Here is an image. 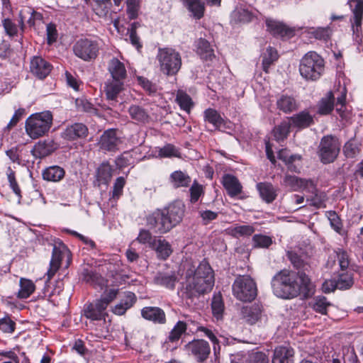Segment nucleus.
Returning <instances> with one entry per match:
<instances>
[{
	"label": "nucleus",
	"mask_w": 363,
	"mask_h": 363,
	"mask_svg": "<svg viewBox=\"0 0 363 363\" xmlns=\"http://www.w3.org/2000/svg\"><path fill=\"white\" fill-rule=\"evenodd\" d=\"M182 267L186 281L182 291L184 298L193 301L212 290L215 283L214 272L206 260L202 261L196 267L186 262Z\"/></svg>",
	"instance_id": "nucleus-1"
},
{
	"label": "nucleus",
	"mask_w": 363,
	"mask_h": 363,
	"mask_svg": "<svg viewBox=\"0 0 363 363\" xmlns=\"http://www.w3.org/2000/svg\"><path fill=\"white\" fill-rule=\"evenodd\" d=\"M274 294L279 298L289 299L303 294L308 296L311 294L313 285L308 276L305 273L298 274L287 269L277 273L272 280Z\"/></svg>",
	"instance_id": "nucleus-2"
},
{
	"label": "nucleus",
	"mask_w": 363,
	"mask_h": 363,
	"mask_svg": "<svg viewBox=\"0 0 363 363\" xmlns=\"http://www.w3.org/2000/svg\"><path fill=\"white\" fill-rule=\"evenodd\" d=\"M52 123L50 111H45L30 116L26 121L28 135L35 139L44 135L50 130Z\"/></svg>",
	"instance_id": "nucleus-3"
},
{
	"label": "nucleus",
	"mask_w": 363,
	"mask_h": 363,
	"mask_svg": "<svg viewBox=\"0 0 363 363\" xmlns=\"http://www.w3.org/2000/svg\"><path fill=\"white\" fill-rule=\"evenodd\" d=\"M324 70V60L315 52H308L301 60L299 72L306 79L316 80Z\"/></svg>",
	"instance_id": "nucleus-4"
},
{
	"label": "nucleus",
	"mask_w": 363,
	"mask_h": 363,
	"mask_svg": "<svg viewBox=\"0 0 363 363\" xmlns=\"http://www.w3.org/2000/svg\"><path fill=\"white\" fill-rule=\"evenodd\" d=\"M160 70L167 75L177 74L182 66L179 53L169 48H159L157 55Z\"/></svg>",
	"instance_id": "nucleus-5"
},
{
	"label": "nucleus",
	"mask_w": 363,
	"mask_h": 363,
	"mask_svg": "<svg viewBox=\"0 0 363 363\" xmlns=\"http://www.w3.org/2000/svg\"><path fill=\"white\" fill-rule=\"evenodd\" d=\"M341 143L339 139L332 135L323 136L318 147V155L323 164L333 162L340 151Z\"/></svg>",
	"instance_id": "nucleus-6"
},
{
	"label": "nucleus",
	"mask_w": 363,
	"mask_h": 363,
	"mask_svg": "<svg viewBox=\"0 0 363 363\" xmlns=\"http://www.w3.org/2000/svg\"><path fill=\"white\" fill-rule=\"evenodd\" d=\"M233 294L241 301H252L257 296V286L249 276L237 277L233 284Z\"/></svg>",
	"instance_id": "nucleus-7"
},
{
	"label": "nucleus",
	"mask_w": 363,
	"mask_h": 363,
	"mask_svg": "<svg viewBox=\"0 0 363 363\" xmlns=\"http://www.w3.org/2000/svg\"><path fill=\"white\" fill-rule=\"evenodd\" d=\"M73 52L79 58L89 62L97 57L99 45L96 41L81 38L73 45Z\"/></svg>",
	"instance_id": "nucleus-8"
},
{
	"label": "nucleus",
	"mask_w": 363,
	"mask_h": 363,
	"mask_svg": "<svg viewBox=\"0 0 363 363\" xmlns=\"http://www.w3.org/2000/svg\"><path fill=\"white\" fill-rule=\"evenodd\" d=\"M146 223L148 228L155 233L164 234L172 229L162 209H157L148 215Z\"/></svg>",
	"instance_id": "nucleus-9"
},
{
	"label": "nucleus",
	"mask_w": 363,
	"mask_h": 363,
	"mask_svg": "<svg viewBox=\"0 0 363 363\" xmlns=\"http://www.w3.org/2000/svg\"><path fill=\"white\" fill-rule=\"evenodd\" d=\"M189 354L199 362H205L211 352L208 342L203 340H194L186 345Z\"/></svg>",
	"instance_id": "nucleus-10"
},
{
	"label": "nucleus",
	"mask_w": 363,
	"mask_h": 363,
	"mask_svg": "<svg viewBox=\"0 0 363 363\" xmlns=\"http://www.w3.org/2000/svg\"><path fill=\"white\" fill-rule=\"evenodd\" d=\"M184 205L180 201H175L166 208H162L167 218L172 225V228L177 225L184 215Z\"/></svg>",
	"instance_id": "nucleus-11"
},
{
	"label": "nucleus",
	"mask_w": 363,
	"mask_h": 363,
	"mask_svg": "<svg viewBox=\"0 0 363 363\" xmlns=\"http://www.w3.org/2000/svg\"><path fill=\"white\" fill-rule=\"evenodd\" d=\"M69 253V252L67 247L63 243H60L59 246L56 245H54L52 259L50 263V269L47 272L48 279H50L55 275L60 268L61 260L65 256L68 257Z\"/></svg>",
	"instance_id": "nucleus-12"
},
{
	"label": "nucleus",
	"mask_w": 363,
	"mask_h": 363,
	"mask_svg": "<svg viewBox=\"0 0 363 363\" xmlns=\"http://www.w3.org/2000/svg\"><path fill=\"white\" fill-rule=\"evenodd\" d=\"M106 308L101 304L98 300L86 304L84 307L83 313L84 315L91 320H104L106 317L108 315Z\"/></svg>",
	"instance_id": "nucleus-13"
},
{
	"label": "nucleus",
	"mask_w": 363,
	"mask_h": 363,
	"mask_svg": "<svg viewBox=\"0 0 363 363\" xmlns=\"http://www.w3.org/2000/svg\"><path fill=\"white\" fill-rule=\"evenodd\" d=\"M89 130L86 125L82 123H75L66 127L61 133L63 139L73 141L77 139L86 138L88 136Z\"/></svg>",
	"instance_id": "nucleus-14"
},
{
	"label": "nucleus",
	"mask_w": 363,
	"mask_h": 363,
	"mask_svg": "<svg viewBox=\"0 0 363 363\" xmlns=\"http://www.w3.org/2000/svg\"><path fill=\"white\" fill-rule=\"evenodd\" d=\"M121 143V139L116 135L114 129H108L101 135L99 145L101 149L115 152Z\"/></svg>",
	"instance_id": "nucleus-15"
},
{
	"label": "nucleus",
	"mask_w": 363,
	"mask_h": 363,
	"mask_svg": "<svg viewBox=\"0 0 363 363\" xmlns=\"http://www.w3.org/2000/svg\"><path fill=\"white\" fill-rule=\"evenodd\" d=\"M123 90L124 82L108 79L105 82L104 92L106 98L112 106L116 104L118 97Z\"/></svg>",
	"instance_id": "nucleus-16"
},
{
	"label": "nucleus",
	"mask_w": 363,
	"mask_h": 363,
	"mask_svg": "<svg viewBox=\"0 0 363 363\" xmlns=\"http://www.w3.org/2000/svg\"><path fill=\"white\" fill-rule=\"evenodd\" d=\"M259 12L255 9H249L247 8L237 7L231 13L233 21L238 23H249L256 21H260L259 16Z\"/></svg>",
	"instance_id": "nucleus-17"
},
{
	"label": "nucleus",
	"mask_w": 363,
	"mask_h": 363,
	"mask_svg": "<svg viewBox=\"0 0 363 363\" xmlns=\"http://www.w3.org/2000/svg\"><path fill=\"white\" fill-rule=\"evenodd\" d=\"M51 68L52 65L40 57H34L30 61V72L40 79L50 74Z\"/></svg>",
	"instance_id": "nucleus-18"
},
{
	"label": "nucleus",
	"mask_w": 363,
	"mask_h": 363,
	"mask_svg": "<svg viewBox=\"0 0 363 363\" xmlns=\"http://www.w3.org/2000/svg\"><path fill=\"white\" fill-rule=\"evenodd\" d=\"M107 69L111 74V79L124 82L127 77L124 64L116 57H113L108 61Z\"/></svg>",
	"instance_id": "nucleus-19"
},
{
	"label": "nucleus",
	"mask_w": 363,
	"mask_h": 363,
	"mask_svg": "<svg viewBox=\"0 0 363 363\" xmlns=\"http://www.w3.org/2000/svg\"><path fill=\"white\" fill-rule=\"evenodd\" d=\"M179 279L174 272H159L154 277V282L169 289H174Z\"/></svg>",
	"instance_id": "nucleus-20"
},
{
	"label": "nucleus",
	"mask_w": 363,
	"mask_h": 363,
	"mask_svg": "<svg viewBox=\"0 0 363 363\" xmlns=\"http://www.w3.org/2000/svg\"><path fill=\"white\" fill-rule=\"evenodd\" d=\"M141 315L145 320L155 323L164 324L166 315L164 311L159 307L147 306L141 310Z\"/></svg>",
	"instance_id": "nucleus-21"
},
{
	"label": "nucleus",
	"mask_w": 363,
	"mask_h": 363,
	"mask_svg": "<svg viewBox=\"0 0 363 363\" xmlns=\"http://www.w3.org/2000/svg\"><path fill=\"white\" fill-rule=\"evenodd\" d=\"M57 148V145L50 139L39 141L35 145L32 152L35 157L43 158L50 155Z\"/></svg>",
	"instance_id": "nucleus-22"
},
{
	"label": "nucleus",
	"mask_w": 363,
	"mask_h": 363,
	"mask_svg": "<svg viewBox=\"0 0 363 363\" xmlns=\"http://www.w3.org/2000/svg\"><path fill=\"white\" fill-rule=\"evenodd\" d=\"M267 30L273 36L289 39L295 35V29L287 24H267Z\"/></svg>",
	"instance_id": "nucleus-23"
},
{
	"label": "nucleus",
	"mask_w": 363,
	"mask_h": 363,
	"mask_svg": "<svg viewBox=\"0 0 363 363\" xmlns=\"http://www.w3.org/2000/svg\"><path fill=\"white\" fill-rule=\"evenodd\" d=\"M184 6L188 10L191 16L196 20H200L204 16L206 7L202 0H180Z\"/></svg>",
	"instance_id": "nucleus-24"
},
{
	"label": "nucleus",
	"mask_w": 363,
	"mask_h": 363,
	"mask_svg": "<svg viewBox=\"0 0 363 363\" xmlns=\"http://www.w3.org/2000/svg\"><path fill=\"white\" fill-rule=\"evenodd\" d=\"M256 188L262 199L267 203H272L277 196V189L270 182H259Z\"/></svg>",
	"instance_id": "nucleus-25"
},
{
	"label": "nucleus",
	"mask_w": 363,
	"mask_h": 363,
	"mask_svg": "<svg viewBox=\"0 0 363 363\" xmlns=\"http://www.w3.org/2000/svg\"><path fill=\"white\" fill-rule=\"evenodd\" d=\"M277 108L284 113H290L298 108V102L292 96L282 94L277 101Z\"/></svg>",
	"instance_id": "nucleus-26"
},
{
	"label": "nucleus",
	"mask_w": 363,
	"mask_h": 363,
	"mask_svg": "<svg viewBox=\"0 0 363 363\" xmlns=\"http://www.w3.org/2000/svg\"><path fill=\"white\" fill-rule=\"evenodd\" d=\"M222 184L230 197H235L242 192V186L237 177L233 175L225 174L223 177Z\"/></svg>",
	"instance_id": "nucleus-27"
},
{
	"label": "nucleus",
	"mask_w": 363,
	"mask_h": 363,
	"mask_svg": "<svg viewBox=\"0 0 363 363\" xmlns=\"http://www.w3.org/2000/svg\"><path fill=\"white\" fill-rule=\"evenodd\" d=\"M169 181L174 188L178 189L189 187L191 183V178L186 172L176 170L171 173Z\"/></svg>",
	"instance_id": "nucleus-28"
},
{
	"label": "nucleus",
	"mask_w": 363,
	"mask_h": 363,
	"mask_svg": "<svg viewBox=\"0 0 363 363\" xmlns=\"http://www.w3.org/2000/svg\"><path fill=\"white\" fill-rule=\"evenodd\" d=\"M113 174V168L108 162H105L101 164L97 168L95 185L100 186L101 184H108Z\"/></svg>",
	"instance_id": "nucleus-29"
},
{
	"label": "nucleus",
	"mask_w": 363,
	"mask_h": 363,
	"mask_svg": "<svg viewBox=\"0 0 363 363\" xmlns=\"http://www.w3.org/2000/svg\"><path fill=\"white\" fill-rule=\"evenodd\" d=\"M294 350L289 347H276L274 352L272 363H293Z\"/></svg>",
	"instance_id": "nucleus-30"
},
{
	"label": "nucleus",
	"mask_w": 363,
	"mask_h": 363,
	"mask_svg": "<svg viewBox=\"0 0 363 363\" xmlns=\"http://www.w3.org/2000/svg\"><path fill=\"white\" fill-rule=\"evenodd\" d=\"M65 174V169L57 165L48 167L43 170L42 176L44 180L52 182L61 181Z\"/></svg>",
	"instance_id": "nucleus-31"
},
{
	"label": "nucleus",
	"mask_w": 363,
	"mask_h": 363,
	"mask_svg": "<svg viewBox=\"0 0 363 363\" xmlns=\"http://www.w3.org/2000/svg\"><path fill=\"white\" fill-rule=\"evenodd\" d=\"M261 313L262 309L258 304L243 307L242 309L243 319L250 325H253L258 321L260 318Z\"/></svg>",
	"instance_id": "nucleus-32"
},
{
	"label": "nucleus",
	"mask_w": 363,
	"mask_h": 363,
	"mask_svg": "<svg viewBox=\"0 0 363 363\" xmlns=\"http://www.w3.org/2000/svg\"><path fill=\"white\" fill-rule=\"evenodd\" d=\"M287 257L290 260L291 264L295 267L296 269L298 270V272L297 273L299 274L300 273H305L308 272L311 266L308 263L307 261H306L301 256L298 255L296 252L293 251H289L287 252Z\"/></svg>",
	"instance_id": "nucleus-33"
},
{
	"label": "nucleus",
	"mask_w": 363,
	"mask_h": 363,
	"mask_svg": "<svg viewBox=\"0 0 363 363\" xmlns=\"http://www.w3.org/2000/svg\"><path fill=\"white\" fill-rule=\"evenodd\" d=\"M294 126L298 128H305L313 123V116L308 111H303L290 118Z\"/></svg>",
	"instance_id": "nucleus-34"
},
{
	"label": "nucleus",
	"mask_w": 363,
	"mask_h": 363,
	"mask_svg": "<svg viewBox=\"0 0 363 363\" xmlns=\"http://www.w3.org/2000/svg\"><path fill=\"white\" fill-rule=\"evenodd\" d=\"M335 96L332 91H328L318 104V113L328 115L334 108Z\"/></svg>",
	"instance_id": "nucleus-35"
},
{
	"label": "nucleus",
	"mask_w": 363,
	"mask_h": 363,
	"mask_svg": "<svg viewBox=\"0 0 363 363\" xmlns=\"http://www.w3.org/2000/svg\"><path fill=\"white\" fill-rule=\"evenodd\" d=\"M130 118L139 123H146L150 121V116L146 110L138 106L132 105L128 108Z\"/></svg>",
	"instance_id": "nucleus-36"
},
{
	"label": "nucleus",
	"mask_w": 363,
	"mask_h": 363,
	"mask_svg": "<svg viewBox=\"0 0 363 363\" xmlns=\"http://www.w3.org/2000/svg\"><path fill=\"white\" fill-rule=\"evenodd\" d=\"M205 121L212 124L215 129L220 130L224 124V120L215 109L208 108L203 113Z\"/></svg>",
	"instance_id": "nucleus-37"
},
{
	"label": "nucleus",
	"mask_w": 363,
	"mask_h": 363,
	"mask_svg": "<svg viewBox=\"0 0 363 363\" xmlns=\"http://www.w3.org/2000/svg\"><path fill=\"white\" fill-rule=\"evenodd\" d=\"M196 52L203 60H211L214 51L210 43L205 39L200 38L196 43Z\"/></svg>",
	"instance_id": "nucleus-38"
},
{
	"label": "nucleus",
	"mask_w": 363,
	"mask_h": 363,
	"mask_svg": "<svg viewBox=\"0 0 363 363\" xmlns=\"http://www.w3.org/2000/svg\"><path fill=\"white\" fill-rule=\"evenodd\" d=\"M262 68L265 72H269L270 66L278 60L279 55L276 49L269 46L266 51L262 55Z\"/></svg>",
	"instance_id": "nucleus-39"
},
{
	"label": "nucleus",
	"mask_w": 363,
	"mask_h": 363,
	"mask_svg": "<svg viewBox=\"0 0 363 363\" xmlns=\"http://www.w3.org/2000/svg\"><path fill=\"white\" fill-rule=\"evenodd\" d=\"M309 38L316 40L327 41L332 35V30L329 26L325 27L312 28L308 31Z\"/></svg>",
	"instance_id": "nucleus-40"
},
{
	"label": "nucleus",
	"mask_w": 363,
	"mask_h": 363,
	"mask_svg": "<svg viewBox=\"0 0 363 363\" xmlns=\"http://www.w3.org/2000/svg\"><path fill=\"white\" fill-rule=\"evenodd\" d=\"M152 249L155 250L157 256L162 259H166L172 252L170 244L165 240H156L155 246Z\"/></svg>",
	"instance_id": "nucleus-41"
},
{
	"label": "nucleus",
	"mask_w": 363,
	"mask_h": 363,
	"mask_svg": "<svg viewBox=\"0 0 363 363\" xmlns=\"http://www.w3.org/2000/svg\"><path fill=\"white\" fill-rule=\"evenodd\" d=\"M35 285L32 281L21 278L20 279V289L17 293V297L21 299L28 298L34 291Z\"/></svg>",
	"instance_id": "nucleus-42"
},
{
	"label": "nucleus",
	"mask_w": 363,
	"mask_h": 363,
	"mask_svg": "<svg viewBox=\"0 0 363 363\" xmlns=\"http://www.w3.org/2000/svg\"><path fill=\"white\" fill-rule=\"evenodd\" d=\"M291 123L289 121H283L273 129L274 139L279 142L284 140L290 132Z\"/></svg>",
	"instance_id": "nucleus-43"
},
{
	"label": "nucleus",
	"mask_w": 363,
	"mask_h": 363,
	"mask_svg": "<svg viewBox=\"0 0 363 363\" xmlns=\"http://www.w3.org/2000/svg\"><path fill=\"white\" fill-rule=\"evenodd\" d=\"M142 0H126V13L129 20H135L140 10Z\"/></svg>",
	"instance_id": "nucleus-44"
},
{
	"label": "nucleus",
	"mask_w": 363,
	"mask_h": 363,
	"mask_svg": "<svg viewBox=\"0 0 363 363\" xmlns=\"http://www.w3.org/2000/svg\"><path fill=\"white\" fill-rule=\"evenodd\" d=\"M21 23H24L26 21V23H35L43 20V15L31 8H27L21 11Z\"/></svg>",
	"instance_id": "nucleus-45"
},
{
	"label": "nucleus",
	"mask_w": 363,
	"mask_h": 363,
	"mask_svg": "<svg viewBox=\"0 0 363 363\" xmlns=\"http://www.w3.org/2000/svg\"><path fill=\"white\" fill-rule=\"evenodd\" d=\"M82 279L86 283L91 285H102L103 279L96 272L89 269H84L82 272Z\"/></svg>",
	"instance_id": "nucleus-46"
},
{
	"label": "nucleus",
	"mask_w": 363,
	"mask_h": 363,
	"mask_svg": "<svg viewBox=\"0 0 363 363\" xmlns=\"http://www.w3.org/2000/svg\"><path fill=\"white\" fill-rule=\"evenodd\" d=\"M350 6L353 13L354 23H361L363 16V1L350 0Z\"/></svg>",
	"instance_id": "nucleus-47"
},
{
	"label": "nucleus",
	"mask_w": 363,
	"mask_h": 363,
	"mask_svg": "<svg viewBox=\"0 0 363 363\" xmlns=\"http://www.w3.org/2000/svg\"><path fill=\"white\" fill-rule=\"evenodd\" d=\"M176 100L180 108L187 112H189L193 106L191 97L183 91H179L177 92Z\"/></svg>",
	"instance_id": "nucleus-48"
},
{
	"label": "nucleus",
	"mask_w": 363,
	"mask_h": 363,
	"mask_svg": "<svg viewBox=\"0 0 363 363\" xmlns=\"http://www.w3.org/2000/svg\"><path fill=\"white\" fill-rule=\"evenodd\" d=\"M303 180L296 176L287 174L284 178L283 184L292 191H299L303 186Z\"/></svg>",
	"instance_id": "nucleus-49"
},
{
	"label": "nucleus",
	"mask_w": 363,
	"mask_h": 363,
	"mask_svg": "<svg viewBox=\"0 0 363 363\" xmlns=\"http://www.w3.org/2000/svg\"><path fill=\"white\" fill-rule=\"evenodd\" d=\"M138 24H130V26L126 28L127 33L126 35L129 37V40L130 43L135 47L138 51H140L143 45L140 43V38L137 35L136 29Z\"/></svg>",
	"instance_id": "nucleus-50"
},
{
	"label": "nucleus",
	"mask_w": 363,
	"mask_h": 363,
	"mask_svg": "<svg viewBox=\"0 0 363 363\" xmlns=\"http://www.w3.org/2000/svg\"><path fill=\"white\" fill-rule=\"evenodd\" d=\"M211 309L214 317L218 320L222 318L224 311V304L220 296H213L211 303Z\"/></svg>",
	"instance_id": "nucleus-51"
},
{
	"label": "nucleus",
	"mask_w": 363,
	"mask_h": 363,
	"mask_svg": "<svg viewBox=\"0 0 363 363\" xmlns=\"http://www.w3.org/2000/svg\"><path fill=\"white\" fill-rule=\"evenodd\" d=\"M155 237L152 236L148 230L142 229L137 238V240L144 245H147L149 247L152 248L155 246Z\"/></svg>",
	"instance_id": "nucleus-52"
},
{
	"label": "nucleus",
	"mask_w": 363,
	"mask_h": 363,
	"mask_svg": "<svg viewBox=\"0 0 363 363\" xmlns=\"http://www.w3.org/2000/svg\"><path fill=\"white\" fill-rule=\"evenodd\" d=\"M330 306V303L328 301L325 296H318L314 298L313 308L316 312L325 315L327 313V308Z\"/></svg>",
	"instance_id": "nucleus-53"
},
{
	"label": "nucleus",
	"mask_w": 363,
	"mask_h": 363,
	"mask_svg": "<svg viewBox=\"0 0 363 363\" xmlns=\"http://www.w3.org/2000/svg\"><path fill=\"white\" fill-rule=\"evenodd\" d=\"M186 330V325L183 321H179L177 323L174 325L173 329L169 333V340L171 342H174L176 340H178L181 335L185 333Z\"/></svg>",
	"instance_id": "nucleus-54"
},
{
	"label": "nucleus",
	"mask_w": 363,
	"mask_h": 363,
	"mask_svg": "<svg viewBox=\"0 0 363 363\" xmlns=\"http://www.w3.org/2000/svg\"><path fill=\"white\" fill-rule=\"evenodd\" d=\"M337 288L345 290L350 288L353 284V278L351 274L346 272L339 275L337 280Z\"/></svg>",
	"instance_id": "nucleus-55"
},
{
	"label": "nucleus",
	"mask_w": 363,
	"mask_h": 363,
	"mask_svg": "<svg viewBox=\"0 0 363 363\" xmlns=\"http://www.w3.org/2000/svg\"><path fill=\"white\" fill-rule=\"evenodd\" d=\"M94 9L96 13L100 16H106L111 6V0H96Z\"/></svg>",
	"instance_id": "nucleus-56"
},
{
	"label": "nucleus",
	"mask_w": 363,
	"mask_h": 363,
	"mask_svg": "<svg viewBox=\"0 0 363 363\" xmlns=\"http://www.w3.org/2000/svg\"><path fill=\"white\" fill-rule=\"evenodd\" d=\"M190 201L191 203H196L199 199L200 196L204 194L203 186L199 184L196 180H194L190 189Z\"/></svg>",
	"instance_id": "nucleus-57"
},
{
	"label": "nucleus",
	"mask_w": 363,
	"mask_h": 363,
	"mask_svg": "<svg viewBox=\"0 0 363 363\" xmlns=\"http://www.w3.org/2000/svg\"><path fill=\"white\" fill-rule=\"evenodd\" d=\"M252 241L254 242V246L256 247L267 248L272 243V240L269 236L261 234L255 235L252 237Z\"/></svg>",
	"instance_id": "nucleus-58"
},
{
	"label": "nucleus",
	"mask_w": 363,
	"mask_h": 363,
	"mask_svg": "<svg viewBox=\"0 0 363 363\" xmlns=\"http://www.w3.org/2000/svg\"><path fill=\"white\" fill-rule=\"evenodd\" d=\"M134 160L130 152H124L116 160V164L119 168H123L133 164Z\"/></svg>",
	"instance_id": "nucleus-59"
},
{
	"label": "nucleus",
	"mask_w": 363,
	"mask_h": 363,
	"mask_svg": "<svg viewBox=\"0 0 363 363\" xmlns=\"http://www.w3.org/2000/svg\"><path fill=\"white\" fill-rule=\"evenodd\" d=\"M7 178L9 182L10 188L13 190V193L18 196V200L20 201L22 197L21 191L16 182L15 172L11 169H9L8 170Z\"/></svg>",
	"instance_id": "nucleus-60"
},
{
	"label": "nucleus",
	"mask_w": 363,
	"mask_h": 363,
	"mask_svg": "<svg viewBox=\"0 0 363 363\" xmlns=\"http://www.w3.org/2000/svg\"><path fill=\"white\" fill-rule=\"evenodd\" d=\"M125 184V180L123 177H118L113 186L112 199H118L123 194V189Z\"/></svg>",
	"instance_id": "nucleus-61"
},
{
	"label": "nucleus",
	"mask_w": 363,
	"mask_h": 363,
	"mask_svg": "<svg viewBox=\"0 0 363 363\" xmlns=\"http://www.w3.org/2000/svg\"><path fill=\"white\" fill-rule=\"evenodd\" d=\"M255 232L253 226L250 225H236L232 229L234 235L250 236Z\"/></svg>",
	"instance_id": "nucleus-62"
},
{
	"label": "nucleus",
	"mask_w": 363,
	"mask_h": 363,
	"mask_svg": "<svg viewBox=\"0 0 363 363\" xmlns=\"http://www.w3.org/2000/svg\"><path fill=\"white\" fill-rule=\"evenodd\" d=\"M328 218L330 221V224L331 227L336 231L340 232L342 228V223L341 222L340 218L335 211H328L327 212Z\"/></svg>",
	"instance_id": "nucleus-63"
},
{
	"label": "nucleus",
	"mask_w": 363,
	"mask_h": 363,
	"mask_svg": "<svg viewBox=\"0 0 363 363\" xmlns=\"http://www.w3.org/2000/svg\"><path fill=\"white\" fill-rule=\"evenodd\" d=\"M137 80L138 84L146 91L149 94H153L157 91V86L152 82L148 80L144 77H138Z\"/></svg>",
	"instance_id": "nucleus-64"
}]
</instances>
